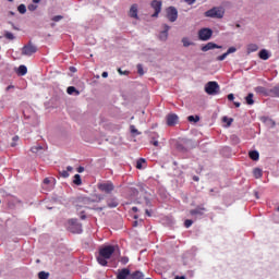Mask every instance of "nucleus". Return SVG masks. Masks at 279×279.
Returning <instances> with one entry per match:
<instances>
[{"label": "nucleus", "instance_id": "1", "mask_svg": "<svg viewBox=\"0 0 279 279\" xmlns=\"http://www.w3.org/2000/svg\"><path fill=\"white\" fill-rule=\"evenodd\" d=\"M116 252L114 245H106L99 248L97 262L102 267H106L108 265V260L112 258V254Z\"/></svg>", "mask_w": 279, "mask_h": 279}, {"label": "nucleus", "instance_id": "2", "mask_svg": "<svg viewBox=\"0 0 279 279\" xmlns=\"http://www.w3.org/2000/svg\"><path fill=\"white\" fill-rule=\"evenodd\" d=\"M219 83H217L216 81H209L205 85V93H207V95H219Z\"/></svg>", "mask_w": 279, "mask_h": 279}, {"label": "nucleus", "instance_id": "3", "mask_svg": "<svg viewBox=\"0 0 279 279\" xmlns=\"http://www.w3.org/2000/svg\"><path fill=\"white\" fill-rule=\"evenodd\" d=\"M223 14H226V12L221 8H213L205 12V16L208 19H223Z\"/></svg>", "mask_w": 279, "mask_h": 279}, {"label": "nucleus", "instance_id": "4", "mask_svg": "<svg viewBox=\"0 0 279 279\" xmlns=\"http://www.w3.org/2000/svg\"><path fill=\"white\" fill-rule=\"evenodd\" d=\"M166 16L170 23H175L178 21V9H175V7L167 8Z\"/></svg>", "mask_w": 279, "mask_h": 279}, {"label": "nucleus", "instance_id": "5", "mask_svg": "<svg viewBox=\"0 0 279 279\" xmlns=\"http://www.w3.org/2000/svg\"><path fill=\"white\" fill-rule=\"evenodd\" d=\"M150 8L155 11V14H153V19H158V14L162 12V1L160 0H153L150 3Z\"/></svg>", "mask_w": 279, "mask_h": 279}, {"label": "nucleus", "instance_id": "6", "mask_svg": "<svg viewBox=\"0 0 279 279\" xmlns=\"http://www.w3.org/2000/svg\"><path fill=\"white\" fill-rule=\"evenodd\" d=\"M38 51V47L34 46L32 43H28L22 48V56H34Z\"/></svg>", "mask_w": 279, "mask_h": 279}, {"label": "nucleus", "instance_id": "7", "mask_svg": "<svg viewBox=\"0 0 279 279\" xmlns=\"http://www.w3.org/2000/svg\"><path fill=\"white\" fill-rule=\"evenodd\" d=\"M199 40H210L213 38V29L210 28H202L198 31Z\"/></svg>", "mask_w": 279, "mask_h": 279}, {"label": "nucleus", "instance_id": "8", "mask_svg": "<svg viewBox=\"0 0 279 279\" xmlns=\"http://www.w3.org/2000/svg\"><path fill=\"white\" fill-rule=\"evenodd\" d=\"M98 189L102 193H112L114 191V184H112L111 182L100 183V184H98Z\"/></svg>", "mask_w": 279, "mask_h": 279}, {"label": "nucleus", "instance_id": "9", "mask_svg": "<svg viewBox=\"0 0 279 279\" xmlns=\"http://www.w3.org/2000/svg\"><path fill=\"white\" fill-rule=\"evenodd\" d=\"M74 206L77 211L82 210V208H88V198H77Z\"/></svg>", "mask_w": 279, "mask_h": 279}, {"label": "nucleus", "instance_id": "10", "mask_svg": "<svg viewBox=\"0 0 279 279\" xmlns=\"http://www.w3.org/2000/svg\"><path fill=\"white\" fill-rule=\"evenodd\" d=\"M166 121H167V125H169V128H173V125H178V121H179L178 114L169 113L166 117Z\"/></svg>", "mask_w": 279, "mask_h": 279}, {"label": "nucleus", "instance_id": "11", "mask_svg": "<svg viewBox=\"0 0 279 279\" xmlns=\"http://www.w3.org/2000/svg\"><path fill=\"white\" fill-rule=\"evenodd\" d=\"M205 213L206 208L203 206H197L195 209L190 210V215H192V217H202Z\"/></svg>", "mask_w": 279, "mask_h": 279}, {"label": "nucleus", "instance_id": "12", "mask_svg": "<svg viewBox=\"0 0 279 279\" xmlns=\"http://www.w3.org/2000/svg\"><path fill=\"white\" fill-rule=\"evenodd\" d=\"M132 276L130 270L128 268H123L121 270H118L117 279H128Z\"/></svg>", "mask_w": 279, "mask_h": 279}, {"label": "nucleus", "instance_id": "13", "mask_svg": "<svg viewBox=\"0 0 279 279\" xmlns=\"http://www.w3.org/2000/svg\"><path fill=\"white\" fill-rule=\"evenodd\" d=\"M131 19H138V4H132L129 11Z\"/></svg>", "mask_w": 279, "mask_h": 279}, {"label": "nucleus", "instance_id": "14", "mask_svg": "<svg viewBox=\"0 0 279 279\" xmlns=\"http://www.w3.org/2000/svg\"><path fill=\"white\" fill-rule=\"evenodd\" d=\"M169 29H171V27L165 24L163 31L159 34L160 40H167V38H169Z\"/></svg>", "mask_w": 279, "mask_h": 279}, {"label": "nucleus", "instance_id": "15", "mask_svg": "<svg viewBox=\"0 0 279 279\" xmlns=\"http://www.w3.org/2000/svg\"><path fill=\"white\" fill-rule=\"evenodd\" d=\"M255 93H257V95H264V97H269V95H271V93L263 86L255 87Z\"/></svg>", "mask_w": 279, "mask_h": 279}, {"label": "nucleus", "instance_id": "16", "mask_svg": "<svg viewBox=\"0 0 279 279\" xmlns=\"http://www.w3.org/2000/svg\"><path fill=\"white\" fill-rule=\"evenodd\" d=\"M213 49H221V46H218L215 43H208L202 47V51H210Z\"/></svg>", "mask_w": 279, "mask_h": 279}, {"label": "nucleus", "instance_id": "17", "mask_svg": "<svg viewBox=\"0 0 279 279\" xmlns=\"http://www.w3.org/2000/svg\"><path fill=\"white\" fill-rule=\"evenodd\" d=\"M69 223L70 226H74L76 228V230H72V232H77V233L82 232V225L77 222V219H71L69 220Z\"/></svg>", "mask_w": 279, "mask_h": 279}, {"label": "nucleus", "instance_id": "18", "mask_svg": "<svg viewBox=\"0 0 279 279\" xmlns=\"http://www.w3.org/2000/svg\"><path fill=\"white\" fill-rule=\"evenodd\" d=\"M258 56L260 60H269V58H271V54H269V51L267 49H262Z\"/></svg>", "mask_w": 279, "mask_h": 279}, {"label": "nucleus", "instance_id": "19", "mask_svg": "<svg viewBox=\"0 0 279 279\" xmlns=\"http://www.w3.org/2000/svg\"><path fill=\"white\" fill-rule=\"evenodd\" d=\"M107 206L108 208H117V206H119V202H117V198H108Z\"/></svg>", "mask_w": 279, "mask_h": 279}, {"label": "nucleus", "instance_id": "20", "mask_svg": "<svg viewBox=\"0 0 279 279\" xmlns=\"http://www.w3.org/2000/svg\"><path fill=\"white\" fill-rule=\"evenodd\" d=\"M131 278L132 279H145V275L142 271L136 270L133 274H131Z\"/></svg>", "mask_w": 279, "mask_h": 279}, {"label": "nucleus", "instance_id": "21", "mask_svg": "<svg viewBox=\"0 0 279 279\" xmlns=\"http://www.w3.org/2000/svg\"><path fill=\"white\" fill-rule=\"evenodd\" d=\"M248 156L251 158V160H258L260 158V154H258V150H251L248 153Z\"/></svg>", "mask_w": 279, "mask_h": 279}, {"label": "nucleus", "instance_id": "22", "mask_svg": "<svg viewBox=\"0 0 279 279\" xmlns=\"http://www.w3.org/2000/svg\"><path fill=\"white\" fill-rule=\"evenodd\" d=\"M71 171H73V167L68 166L66 170L60 171L59 173H60L61 178H69V175H70L69 172H71Z\"/></svg>", "mask_w": 279, "mask_h": 279}, {"label": "nucleus", "instance_id": "23", "mask_svg": "<svg viewBox=\"0 0 279 279\" xmlns=\"http://www.w3.org/2000/svg\"><path fill=\"white\" fill-rule=\"evenodd\" d=\"M253 175L254 178H256V180H258L259 178H263V170L259 168H255L253 170Z\"/></svg>", "mask_w": 279, "mask_h": 279}, {"label": "nucleus", "instance_id": "24", "mask_svg": "<svg viewBox=\"0 0 279 279\" xmlns=\"http://www.w3.org/2000/svg\"><path fill=\"white\" fill-rule=\"evenodd\" d=\"M245 101L248 106H254V94L250 93L246 97H245Z\"/></svg>", "mask_w": 279, "mask_h": 279}, {"label": "nucleus", "instance_id": "25", "mask_svg": "<svg viewBox=\"0 0 279 279\" xmlns=\"http://www.w3.org/2000/svg\"><path fill=\"white\" fill-rule=\"evenodd\" d=\"M17 75H27V66L25 65H20L17 69Z\"/></svg>", "mask_w": 279, "mask_h": 279}, {"label": "nucleus", "instance_id": "26", "mask_svg": "<svg viewBox=\"0 0 279 279\" xmlns=\"http://www.w3.org/2000/svg\"><path fill=\"white\" fill-rule=\"evenodd\" d=\"M254 51H258V45L256 44H250L247 46V52L248 53H254Z\"/></svg>", "mask_w": 279, "mask_h": 279}, {"label": "nucleus", "instance_id": "27", "mask_svg": "<svg viewBox=\"0 0 279 279\" xmlns=\"http://www.w3.org/2000/svg\"><path fill=\"white\" fill-rule=\"evenodd\" d=\"M73 184H75L76 186H82V177L80 174L74 175Z\"/></svg>", "mask_w": 279, "mask_h": 279}, {"label": "nucleus", "instance_id": "28", "mask_svg": "<svg viewBox=\"0 0 279 279\" xmlns=\"http://www.w3.org/2000/svg\"><path fill=\"white\" fill-rule=\"evenodd\" d=\"M187 121L190 123H197V122H199V116H189Z\"/></svg>", "mask_w": 279, "mask_h": 279}, {"label": "nucleus", "instance_id": "29", "mask_svg": "<svg viewBox=\"0 0 279 279\" xmlns=\"http://www.w3.org/2000/svg\"><path fill=\"white\" fill-rule=\"evenodd\" d=\"M270 97H279V87H274L272 89L269 90Z\"/></svg>", "mask_w": 279, "mask_h": 279}, {"label": "nucleus", "instance_id": "30", "mask_svg": "<svg viewBox=\"0 0 279 279\" xmlns=\"http://www.w3.org/2000/svg\"><path fill=\"white\" fill-rule=\"evenodd\" d=\"M68 95H73L75 93L76 95H80V90H77L74 86H70L66 89Z\"/></svg>", "mask_w": 279, "mask_h": 279}, {"label": "nucleus", "instance_id": "31", "mask_svg": "<svg viewBox=\"0 0 279 279\" xmlns=\"http://www.w3.org/2000/svg\"><path fill=\"white\" fill-rule=\"evenodd\" d=\"M222 121H223V123H227L228 128H230L232 125V122L234 121V119L228 118V117H223Z\"/></svg>", "mask_w": 279, "mask_h": 279}, {"label": "nucleus", "instance_id": "32", "mask_svg": "<svg viewBox=\"0 0 279 279\" xmlns=\"http://www.w3.org/2000/svg\"><path fill=\"white\" fill-rule=\"evenodd\" d=\"M145 158H140L137 161H136V169H143V165H145Z\"/></svg>", "mask_w": 279, "mask_h": 279}, {"label": "nucleus", "instance_id": "33", "mask_svg": "<svg viewBox=\"0 0 279 279\" xmlns=\"http://www.w3.org/2000/svg\"><path fill=\"white\" fill-rule=\"evenodd\" d=\"M182 44H183V47H191V45H193V43H191L189 40V37H183L182 38Z\"/></svg>", "mask_w": 279, "mask_h": 279}, {"label": "nucleus", "instance_id": "34", "mask_svg": "<svg viewBox=\"0 0 279 279\" xmlns=\"http://www.w3.org/2000/svg\"><path fill=\"white\" fill-rule=\"evenodd\" d=\"M17 11L20 12V14H25V12H27V7H25V4H20L17 7Z\"/></svg>", "mask_w": 279, "mask_h": 279}, {"label": "nucleus", "instance_id": "35", "mask_svg": "<svg viewBox=\"0 0 279 279\" xmlns=\"http://www.w3.org/2000/svg\"><path fill=\"white\" fill-rule=\"evenodd\" d=\"M38 278H39V279H49V272L40 271V272L38 274Z\"/></svg>", "mask_w": 279, "mask_h": 279}, {"label": "nucleus", "instance_id": "36", "mask_svg": "<svg viewBox=\"0 0 279 279\" xmlns=\"http://www.w3.org/2000/svg\"><path fill=\"white\" fill-rule=\"evenodd\" d=\"M4 38H7V40H14V34L10 33V32H4Z\"/></svg>", "mask_w": 279, "mask_h": 279}, {"label": "nucleus", "instance_id": "37", "mask_svg": "<svg viewBox=\"0 0 279 279\" xmlns=\"http://www.w3.org/2000/svg\"><path fill=\"white\" fill-rule=\"evenodd\" d=\"M41 149H43V146L38 145V146H33V147L31 148V151H32L33 154H38V151H40Z\"/></svg>", "mask_w": 279, "mask_h": 279}, {"label": "nucleus", "instance_id": "38", "mask_svg": "<svg viewBox=\"0 0 279 279\" xmlns=\"http://www.w3.org/2000/svg\"><path fill=\"white\" fill-rule=\"evenodd\" d=\"M226 58H228V53L227 52H225L223 54L217 57L216 60L218 62H223V60H226Z\"/></svg>", "mask_w": 279, "mask_h": 279}, {"label": "nucleus", "instance_id": "39", "mask_svg": "<svg viewBox=\"0 0 279 279\" xmlns=\"http://www.w3.org/2000/svg\"><path fill=\"white\" fill-rule=\"evenodd\" d=\"M120 263L122 264V265H128L129 263H130V258L129 257H121V259H120Z\"/></svg>", "mask_w": 279, "mask_h": 279}, {"label": "nucleus", "instance_id": "40", "mask_svg": "<svg viewBox=\"0 0 279 279\" xmlns=\"http://www.w3.org/2000/svg\"><path fill=\"white\" fill-rule=\"evenodd\" d=\"M137 73H138V75H145V72L143 71V65L142 64H137Z\"/></svg>", "mask_w": 279, "mask_h": 279}, {"label": "nucleus", "instance_id": "41", "mask_svg": "<svg viewBox=\"0 0 279 279\" xmlns=\"http://www.w3.org/2000/svg\"><path fill=\"white\" fill-rule=\"evenodd\" d=\"M184 226H185L186 228H191V227L193 226V220L186 219V220L184 221Z\"/></svg>", "mask_w": 279, "mask_h": 279}, {"label": "nucleus", "instance_id": "42", "mask_svg": "<svg viewBox=\"0 0 279 279\" xmlns=\"http://www.w3.org/2000/svg\"><path fill=\"white\" fill-rule=\"evenodd\" d=\"M150 145H154V147H158L159 142L155 137H151Z\"/></svg>", "mask_w": 279, "mask_h": 279}, {"label": "nucleus", "instance_id": "43", "mask_svg": "<svg viewBox=\"0 0 279 279\" xmlns=\"http://www.w3.org/2000/svg\"><path fill=\"white\" fill-rule=\"evenodd\" d=\"M63 16L62 15H56L52 17V21H54V23H58L60 21H62Z\"/></svg>", "mask_w": 279, "mask_h": 279}, {"label": "nucleus", "instance_id": "44", "mask_svg": "<svg viewBox=\"0 0 279 279\" xmlns=\"http://www.w3.org/2000/svg\"><path fill=\"white\" fill-rule=\"evenodd\" d=\"M234 52H236V48L230 47V48L227 50V56H230V53H234Z\"/></svg>", "mask_w": 279, "mask_h": 279}, {"label": "nucleus", "instance_id": "45", "mask_svg": "<svg viewBox=\"0 0 279 279\" xmlns=\"http://www.w3.org/2000/svg\"><path fill=\"white\" fill-rule=\"evenodd\" d=\"M228 99L229 101H234V94H229Z\"/></svg>", "mask_w": 279, "mask_h": 279}, {"label": "nucleus", "instance_id": "46", "mask_svg": "<svg viewBox=\"0 0 279 279\" xmlns=\"http://www.w3.org/2000/svg\"><path fill=\"white\" fill-rule=\"evenodd\" d=\"M28 10L31 12H34V10H36V5H34V4L28 5Z\"/></svg>", "mask_w": 279, "mask_h": 279}, {"label": "nucleus", "instance_id": "47", "mask_svg": "<svg viewBox=\"0 0 279 279\" xmlns=\"http://www.w3.org/2000/svg\"><path fill=\"white\" fill-rule=\"evenodd\" d=\"M118 73L120 75H128V71L123 72L121 69H118Z\"/></svg>", "mask_w": 279, "mask_h": 279}, {"label": "nucleus", "instance_id": "48", "mask_svg": "<svg viewBox=\"0 0 279 279\" xmlns=\"http://www.w3.org/2000/svg\"><path fill=\"white\" fill-rule=\"evenodd\" d=\"M51 180L49 178L44 179V184H50Z\"/></svg>", "mask_w": 279, "mask_h": 279}, {"label": "nucleus", "instance_id": "49", "mask_svg": "<svg viewBox=\"0 0 279 279\" xmlns=\"http://www.w3.org/2000/svg\"><path fill=\"white\" fill-rule=\"evenodd\" d=\"M77 172H78V173H84V167L80 166V167L77 168Z\"/></svg>", "mask_w": 279, "mask_h": 279}, {"label": "nucleus", "instance_id": "50", "mask_svg": "<svg viewBox=\"0 0 279 279\" xmlns=\"http://www.w3.org/2000/svg\"><path fill=\"white\" fill-rule=\"evenodd\" d=\"M145 204H146V206L151 207V202L147 198L145 199Z\"/></svg>", "mask_w": 279, "mask_h": 279}, {"label": "nucleus", "instance_id": "51", "mask_svg": "<svg viewBox=\"0 0 279 279\" xmlns=\"http://www.w3.org/2000/svg\"><path fill=\"white\" fill-rule=\"evenodd\" d=\"M81 219L82 220L86 219V215H84V210H81Z\"/></svg>", "mask_w": 279, "mask_h": 279}, {"label": "nucleus", "instance_id": "52", "mask_svg": "<svg viewBox=\"0 0 279 279\" xmlns=\"http://www.w3.org/2000/svg\"><path fill=\"white\" fill-rule=\"evenodd\" d=\"M70 71H71L72 73H76L77 69H75V66H70Z\"/></svg>", "mask_w": 279, "mask_h": 279}, {"label": "nucleus", "instance_id": "53", "mask_svg": "<svg viewBox=\"0 0 279 279\" xmlns=\"http://www.w3.org/2000/svg\"><path fill=\"white\" fill-rule=\"evenodd\" d=\"M10 25H12V27H13V29H15V32H19V27H16V26L14 25V23L10 22Z\"/></svg>", "mask_w": 279, "mask_h": 279}, {"label": "nucleus", "instance_id": "54", "mask_svg": "<svg viewBox=\"0 0 279 279\" xmlns=\"http://www.w3.org/2000/svg\"><path fill=\"white\" fill-rule=\"evenodd\" d=\"M187 3H189V5H193V3H195V0H185Z\"/></svg>", "mask_w": 279, "mask_h": 279}, {"label": "nucleus", "instance_id": "55", "mask_svg": "<svg viewBox=\"0 0 279 279\" xmlns=\"http://www.w3.org/2000/svg\"><path fill=\"white\" fill-rule=\"evenodd\" d=\"M145 213H146L147 217H151V213L149 211V209H145Z\"/></svg>", "mask_w": 279, "mask_h": 279}, {"label": "nucleus", "instance_id": "56", "mask_svg": "<svg viewBox=\"0 0 279 279\" xmlns=\"http://www.w3.org/2000/svg\"><path fill=\"white\" fill-rule=\"evenodd\" d=\"M174 279H186L185 276H177Z\"/></svg>", "mask_w": 279, "mask_h": 279}, {"label": "nucleus", "instance_id": "57", "mask_svg": "<svg viewBox=\"0 0 279 279\" xmlns=\"http://www.w3.org/2000/svg\"><path fill=\"white\" fill-rule=\"evenodd\" d=\"M235 108H241V102H233Z\"/></svg>", "mask_w": 279, "mask_h": 279}, {"label": "nucleus", "instance_id": "58", "mask_svg": "<svg viewBox=\"0 0 279 279\" xmlns=\"http://www.w3.org/2000/svg\"><path fill=\"white\" fill-rule=\"evenodd\" d=\"M101 77H108V72H102Z\"/></svg>", "mask_w": 279, "mask_h": 279}, {"label": "nucleus", "instance_id": "59", "mask_svg": "<svg viewBox=\"0 0 279 279\" xmlns=\"http://www.w3.org/2000/svg\"><path fill=\"white\" fill-rule=\"evenodd\" d=\"M133 213H138V207H132Z\"/></svg>", "mask_w": 279, "mask_h": 279}, {"label": "nucleus", "instance_id": "60", "mask_svg": "<svg viewBox=\"0 0 279 279\" xmlns=\"http://www.w3.org/2000/svg\"><path fill=\"white\" fill-rule=\"evenodd\" d=\"M16 141H19V135H15V136L13 137V142L16 143Z\"/></svg>", "mask_w": 279, "mask_h": 279}, {"label": "nucleus", "instance_id": "61", "mask_svg": "<svg viewBox=\"0 0 279 279\" xmlns=\"http://www.w3.org/2000/svg\"><path fill=\"white\" fill-rule=\"evenodd\" d=\"M193 180H194L195 182H199V177H193Z\"/></svg>", "mask_w": 279, "mask_h": 279}, {"label": "nucleus", "instance_id": "62", "mask_svg": "<svg viewBox=\"0 0 279 279\" xmlns=\"http://www.w3.org/2000/svg\"><path fill=\"white\" fill-rule=\"evenodd\" d=\"M12 88H14V86H13V85H9V86L7 87V90H10V89H12Z\"/></svg>", "mask_w": 279, "mask_h": 279}, {"label": "nucleus", "instance_id": "63", "mask_svg": "<svg viewBox=\"0 0 279 279\" xmlns=\"http://www.w3.org/2000/svg\"><path fill=\"white\" fill-rule=\"evenodd\" d=\"M33 3H40V0H33Z\"/></svg>", "mask_w": 279, "mask_h": 279}, {"label": "nucleus", "instance_id": "64", "mask_svg": "<svg viewBox=\"0 0 279 279\" xmlns=\"http://www.w3.org/2000/svg\"><path fill=\"white\" fill-rule=\"evenodd\" d=\"M11 147H16V143H12V144H11Z\"/></svg>", "mask_w": 279, "mask_h": 279}]
</instances>
